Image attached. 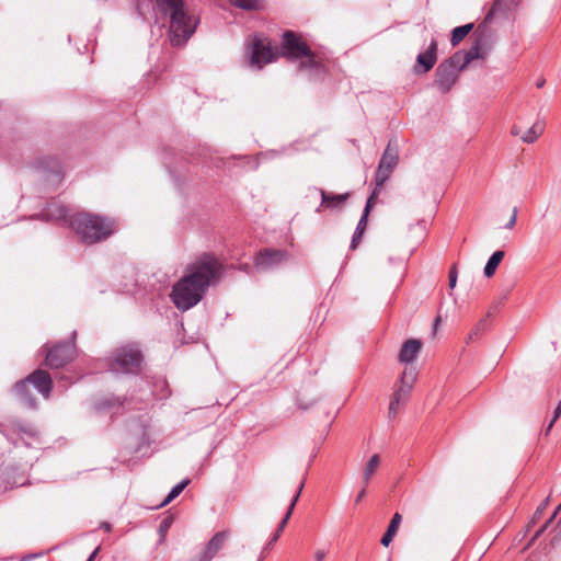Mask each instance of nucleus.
I'll return each instance as SVG.
<instances>
[{"label":"nucleus","instance_id":"a211bd4d","mask_svg":"<svg viewBox=\"0 0 561 561\" xmlns=\"http://www.w3.org/2000/svg\"><path fill=\"white\" fill-rule=\"evenodd\" d=\"M304 488V483H300L299 488H298V491L297 493L294 495L289 506H288V510L284 516V518L280 520L275 534L273 535V537L271 538V540L268 541L267 546L265 547L264 550H267L270 549L279 538L282 531L284 530V528L286 527L287 523H288V519L290 518L291 514H293V511L295 508V505L300 496V493H301V490Z\"/></svg>","mask_w":561,"mask_h":561},{"label":"nucleus","instance_id":"aec40b11","mask_svg":"<svg viewBox=\"0 0 561 561\" xmlns=\"http://www.w3.org/2000/svg\"><path fill=\"white\" fill-rule=\"evenodd\" d=\"M371 198H373V196L367 201V204L365 206L364 213H363L360 219L357 222L356 229L354 231V234H353V238H352V241H351V249L352 250H355L357 248V244H358L359 240L362 239L363 233H364V231L366 229L367 217H368V214L370 211V201H371Z\"/></svg>","mask_w":561,"mask_h":561},{"label":"nucleus","instance_id":"a878e982","mask_svg":"<svg viewBox=\"0 0 561 561\" xmlns=\"http://www.w3.org/2000/svg\"><path fill=\"white\" fill-rule=\"evenodd\" d=\"M504 257L503 251H495L493 254L489 257L485 266H484V275L486 277H492L499 266V264L502 262Z\"/></svg>","mask_w":561,"mask_h":561},{"label":"nucleus","instance_id":"9b49d317","mask_svg":"<svg viewBox=\"0 0 561 561\" xmlns=\"http://www.w3.org/2000/svg\"><path fill=\"white\" fill-rule=\"evenodd\" d=\"M34 168L53 185L59 184L62 180L60 162L55 158H39L34 162Z\"/></svg>","mask_w":561,"mask_h":561},{"label":"nucleus","instance_id":"0eeeda50","mask_svg":"<svg viewBox=\"0 0 561 561\" xmlns=\"http://www.w3.org/2000/svg\"><path fill=\"white\" fill-rule=\"evenodd\" d=\"M249 66L260 70L264 65L274 61L277 53L271 46L266 37L255 35L247 48Z\"/></svg>","mask_w":561,"mask_h":561},{"label":"nucleus","instance_id":"f704fd0d","mask_svg":"<svg viewBox=\"0 0 561 561\" xmlns=\"http://www.w3.org/2000/svg\"><path fill=\"white\" fill-rule=\"evenodd\" d=\"M457 278H458V272L457 266L454 264L448 273V279H449V288L454 289L457 285Z\"/></svg>","mask_w":561,"mask_h":561},{"label":"nucleus","instance_id":"39448f33","mask_svg":"<svg viewBox=\"0 0 561 561\" xmlns=\"http://www.w3.org/2000/svg\"><path fill=\"white\" fill-rule=\"evenodd\" d=\"M141 362L139 348L136 345H126L116 350L108 358V368L115 374H136Z\"/></svg>","mask_w":561,"mask_h":561},{"label":"nucleus","instance_id":"5701e85b","mask_svg":"<svg viewBox=\"0 0 561 561\" xmlns=\"http://www.w3.org/2000/svg\"><path fill=\"white\" fill-rule=\"evenodd\" d=\"M516 5L517 4H511V0H494L490 11L484 18L482 25H486L488 23H490L495 14L505 13Z\"/></svg>","mask_w":561,"mask_h":561},{"label":"nucleus","instance_id":"2eb2a0df","mask_svg":"<svg viewBox=\"0 0 561 561\" xmlns=\"http://www.w3.org/2000/svg\"><path fill=\"white\" fill-rule=\"evenodd\" d=\"M437 60V43L433 38L425 51L420 53L416 57L417 64L422 67V72H428Z\"/></svg>","mask_w":561,"mask_h":561},{"label":"nucleus","instance_id":"20e7f679","mask_svg":"<svg viewBox=\"0 0 561 561\" xmlns=\"http://www.w3.org/2000/svg\"><path fill=\"white\" fill-rule=\"evenodd\" d=\"M282 49L283 55L287 58L300 59L299 69L301 71L314 77L324 73L323 64L294 32L284 33Z\"/></svg>","mask_w":561,"mask_h":561},{"label":"nucleus","instance_id":"c756f323","mask_svg":"<svg viewBox=\"0 0 561 561\" xmlns=\"http://www.w3.org/2000/svg\"><path fill=\"white\" fill-rule=\"evenodd\" d=\"M18 432L22 435V438L26 446H30L31 444L25 440V437L35 438L38 434L37 428L32 424H19Z\"/></svg>","mask_w":561,"mask_h":561},{"label":"nucleus","instance_id":"b1692460","mask_svg":"<svg viewBox=\"0 0 561 561\" xmlns=\"http://www.w3.org/2000/svg\"><path fill=\"white\" fill-rule=\"evenodd\" d=\"M380 467V456L375 454L373 455L368 461L366 462L364 469H363V484L367 486L374 477V474L377 472V470Z\"/></svg>","mask_w":561,"mask_h":561},{"label":"nucleus","instance_id":"c85d7f7f","mask_svg":"<svg viewBox=\"0 0 561 561\" xmlns=\"http://www.w3.org/2000/svg\"><path fill=\"white\" fill-rule=\"evenodd\" d=\"M188 483H190V480L184 479L181 482H179L176 485H174L171 489V491L169 492V494L167 495V497L163 500V502L159 505V507L165 506L167 504L172 502L175 497H178L181 494V492L188 485Z\"/></svg>","mask_w":561,"mask_h":561},{"label":"nucleus","instance_id":"4468645a","mask_svg":"<svg viewBox=\"0 0 561 561\" xmlns=\"http://www.w3.org/2000/svg\"><path fill=\"white\" fill-rule=\"evenodd\" d=\"M422 348V342L417 339L405 341L399 352V360L403 364L413 363Z\"/></svg>","mask_w":561,"mask_h":561},{"label":"nucleus","instance_id":"423d86ee","mask_svg":"<svg viewBox=\"0 0 561 561\" xmlns=\"http://www.w3.org/2000/svg\"><path fill=\"white\" fill-rule=\"evenodd\" d=\"M458 59V55H453L449 58L443 60L435 70L433 84L443 94L448 93L459 78L462 69H460Z\"/></svg>","mask_w":561,"mask_h":561},{"label":"nucleus","instance_id":"ddd939ff","mask_svg":"<svg viewBox=\"0 0 561 561\" xmlns=\"http://www.w3.org/2000/svg\"><path fill=\"white\" fill-rule=\"evenodd\" d=\"M26 381L32 383L45 399L49 398L53 381L47 371L37 369L26 377Z\"/></svg>","mask_w":561,"mask_h":561},{"label":"nucleus","instance_id":"37998d69","mask_svg":"<svg viewBox=\"0 0 561 561\" xmlns=\"http://www.w3.org/2000/svg\"><path fill=\"white\" fill-rule=\"evenodd\" d=\"M548 500H549V499H547V500H546V501H545V502H543V503H542V504L537 508V511H536V515H540V514L543 512V510H545V507H546V505H547V503H548Z\"/></svg>","mask_w":561,"mask_h":561},{"label":"nucleus","instance_id":"bb28decb","mask_svg":"<svg viewBox=\"0 0 561 561\" xmlns=\"http://www.w3.org/2000/svg\"><path fill=\"white\" fill-rule=\"evenodd\" d=\"M348 197V194H329L325 191L321 190V206L327 207H335L343 202H345Z\"/></svg>","mask_w":561,"mask_h":561},{"label":"nucleus","instance_id":"f3484780","mask_svg":"<svg viewBox=\"0 0 561 561\" xmlns=\"http://www.w3.org/2000/svg\"><path fill=\"white\" fill-rule=\"evenodd\" d=\"M38 218L46 221H66L67 208L56 202L49 203L47 207L37 215Z\"/></svg>","mask_w":561,"mask_h":561},{"label":"nucleus","instance_id":"f257e3e1","mask_svg":"<svg viewBox=\"0 0 561 561\" xmlns=\"http://www.w3.org/2000/svg\"><path fill=\"white\" fill-rule=\"evenodd\" d=\"M187 271L188 273L174 284L171 293L173 304L183 311L196 306L203 299L207 288L221 278L224 266L215 256L203 254L188 266Z\"/></svg>","mask_w":561,"mask_h":561},{"label":"nucleus","instance_id":"8fccbe9b","mask_svg":"<svg viewBox=\"0 0 561 561\" xmlns=\"http://www.w3.org/2000/svg\"><path fill=\"white\" fill-rule=\"evenodd\" d=\"M107 405H110V401L100 404L99 409H105Z\"/></svg>","mask_w":561,"mask_h":561},{"label":"nucleus","instance_id":"f03ea898","mask_svg":"<svg viewBox=\"0 0 561 561\" xmlns=\"http://www.w3.org/2000/svg\"><path fill=\"white\" fill-rule=\"evenodd\" d=\"M159 12L170 16L171 43L181 46L194 34L197 20L191 15L184 0H152Z\"/></svg>","mask_w":561,"mask_h":561},{"label":"nucleus","instance_id":"e433bc0d","mask_svg":"<svg viewBox=\"0 0 561 561\" xmlns=\"http://www.w3.org/2000/svg\"><path fill=\"white\" fill-rule=\"evenodd\" d=\"M327 550L324 549H318L316 550L314 552V561H324L325 557H327Z\"/></svg>","mask_w":561,"mask_h":561},{"label":"nucleus","instance_id":"9d476101","mask_svg":"<svg viewBox=\"0 0 561 561\" xmlns=\"http://www.w3.org/2000/svg\"><path fill=\"white\" fill-rule=\"evenodd\" d=\"M75 356L73 343H59L47 350L46 364L51 368H59L69 363Z\"/></svg>","mask_w":561,"mask_h":561},{"label":"nucleus","instance_id":"4c0bfd02","mask_svg":"<svg viewBox=\"0 0 561 561\" xmlns=\"http://www.w3.org/2000/svg\"><path fill=\"white\" fill-rule=\"evenodd\" d=\"M365 494H366V486H365V484H363V489H362V490H360V492L357 494V496H356V499H355V502H356V503H359V502L364 499Z\"/></svg>","mask_w":561,"mask_h":561},{"label":"nucleus","instance_id":"72a5a7b5","mask_svg":"<svg viewBox=\"0 0 561 561\" xmlns=\"http://www.w3.org/2000/svg\"><path fill=\"white\" fill-rule=\"evenodd\" d=\"M485 325H486V320L485 319L480 320L476 324V327L472 329V331L468 334L467 342L478 339L480 332L484 330Z\"/></svg>","mask_w":561,"mask_h":561},{"label":"nucleus","instance_id":"ea45409f","mask_svg":"<svg viewBox=\"0 0 561 561\" xmlns=\"http://www.w3.org/2000/svg\"><path fill=\"white\" fill-rule=\"evenodd\" d=\"M548 528V523H545L535 534L534 540L537 539L546 529Z\"/></svg>","mask_w":561,"mask_h":561},{"label":"nucleus","instance_id":"f8f14e48","mask_svg":"<svg viewBox=\"0 0 561 561\" xmlns=\"http://www.w3.org/2000/svg\"><path fill=\"white\" fill-rule=\"evenodd\" d=\"M417 377V371L414 367H407L396 386L392 397L403 403H405L411 394L414 382Z\"/></svg>","mask_w":561,"mask_h":561},{"label":"nucleus","instance_id":"864d4df0","mask_svg":"<svg viewBox=\"0 0 561 561\" xmlns=\"http://www.w3.org/2000/svg\"><path fill=\"white\" fill-rule=\"evenodd\" d=\"M519 0H511V4H518Z\"/></svg>","mask_w":561,"mask_h":561},{"label":"nucleus","instance_id":"603ef678","mask_svg":"<svg viewBox=\"0 0 561 561\" xmlns=\"http://www.w3.org/2000/svg\"><path fill=\"white\" fill-rule=\"evenodd\" d=\"M242 271L244 272H248V268H249V265L248 264H244L240 267Z\"/></svg>","mask_w":561,"mask_h":561},{"label":"nucleus","instance_id":"58836bf2","mask_svg":"<svg viewBox=\"0 0 561 561\" xmlns=\"http://www.w3.org/2000/svg\"><path fill=\"white\" fill-rule=\"evenodd\" d=\"M511 134L513 136H522V128L517 125H514L511 129Z\"/></svg>","mask_w":561,"mask_h":561},{"label":"nucleus","instance_id":"412c9836","mask_svg":"<svg viewBox=\"0 0 561 561\" xmlns=\"http://www.w3.org/2000/svg\"><path fill=\"white\" fill-rule=\"evenodd\" d=\"M545 126L543 121L537 119L533 126L520 136V140L525 144H534L545 131Z\"/></svg>","mask_w":561,"mask_h":561},{"label":"nucleus","instance_id":"473e14b6","mask_svg":"<svg viewBox=\"0 0 561 561\" xmlns=\"http://www.w3.org/2000/svg\"><path fill=\"white\" fill-rule=\"evenodd\" d=\"M403 402L394 399L393 397H391V400H390V403H389V408H388V417L390 420L392 419H396L398 413H399V410H400V405L402 404Z\"/></svg>","mask_w":561,"mask_h":561},{"label":"nucleus","instance_id":"de8ad7c7","mask_svg":"<svg viewBox=\"0 0 561 561\" xmlns=\"http://www.w3.org/2000/svg\"><path fill=\"white\" fill-rule=\"evenodd\" d=\"M103 529H105L106 531H110L111 530V525L108 523H103L102 526H101Z\"/></svg>","mask_w":561,"mask_h":561},{"label":"nucleus","instance_id":"79ce46f5","mask_svg":"<svg viewBox=\"0 0 561 561\" xmlns=\"http://www.w3.org/2000/svg\"><path fill=\"white\" fill-rule=\"evenodd\" d=\"M557 420H554V417H552V420L550 421V423L547 425L546 430H545V435H548L551 431V428L553 427V424L556 423Z\"/></svg>","mask_w":561,"mask_h":561},{"label":"nucleus","instance_id":"49530a36","mask_svg":"<svg viewBox=\"0 0 561 561\" xmlns=\"http://www.w3.org/2000/svg\"><path fill=\"white\" fill-rule=\"evenodd\" d=\"M546 83V80L543 78H540L537 82H536V87L537 88H542Z\"/></svg>","mask_w":561,"mask_h":561},{"label":"nucleus","instance_id":"2f4dec72","mask_svg":"<svg viewBox=\"0 0 561 561\" xmlns=\"http://www.w3.org/2000/svg\"><path fill=\"white\" fill-rule=\"evenodd\" d=\"M172 524H173V517H171V516L164 517L160 522L159 528H158V531L160 534V542H162L164 540L165 535L169 531V529L172 526Z\"/></svg>","mask_w":561,"mask_h":561},{"label":"nucleus","instance_id":"7ed1b4c3","mask_svg":"<svg viewBox=\"0 0 561 561\" xmlns=\"http://www.w3.org/2000/svg\"><path fill=\"white\" fill-rule=\"evenodd\" d=\"M69 225L88 244L103 241L114 232L112 219L89 213H80L70 217Z\"/></svg>","mask_w":561,"mask_h":561},{"label":"nucleus","instance_id":"393cba45","mask_svg":"<svg viewBox=\"0 0 561 561\" xmlns=\"http://www.w3.org/2000/svg\"><path fill=\"white\" fill-rule=\"evenodd\" d=\"M401 515L399 513H396L391 520H390V524L388 525V528L386 530V533L383 534L382 538H381V545L385 546V547H388L389 543L392 541L393 537L396 536L397 531H398V528L400 526V523H401Z\"/></svg>","mask_w":561,"mask_h":561},{"label":"nucleus","instance_id":"1a4fd4ad","mask_svg":"<svg viewBox=\"0 0 561 561\" xmlns=\"http://www.w3.org/2000/svg\"><path fill=\"white\" fill-rule=\"evenodd\" d=\"M399 161L398 150L392 148L390 145L385 149L381 159L379 161L375 181L377 186H381L389 179L393 169L397 167Z\"/></svg>","mask_w":561,"mask_h":561},{"label":"nucleus","instance_id":"4be33fe9","mask_svg":"<svg viewBox=\"0 0 561 561\" xmlns=\"http://www.w3.org/2000/svg\"><path fill=\"white\" fill-rule=\"evenodd\" d=\"M28 383L30 382L26 381V379L18 381L14 386V391L22 402H24L30 408H35L36 400L30 393Z\"/></svg>","mask_w":561,"mask_h":561},{"label":"nucleus","instance_id":"6e6552de","mask_svg":"<svg viewBox=\"0 0 561 561\" xmlns=\"http://www.w3.org/2000/svg\"><path fill=\"white\" fill-rule=\"evenodd\" d=\"M288 254L282 250L265 249L260 251L254 260V267L260 272L274 270L285 263Z\"/></svg>","mask_w":561,"mask_h":561},{"label":"nucleus","instance_id":"c9c22d12","mask_svg":"<svg viewBox=\"0 0 561 561\" xmlns=\"http://www.w3.org/2000/svg\"><path fill=\"white\" fill-rule=\"evenodd\" d=\"M516 220H517V208L515 207L513 209L511 218L508 219L507 224L505 225V228L506 229L514 228V226L516 225Z\"/></svg>","mask_w":561,"mask_h":561},{"label":"nucleus","instance_id":"dca6fc26","mask_svg":"<svg viewBox=\"0 0 561 561\" xmlns=\"http://www.w3.org/2000/svg\"><path fill=\"white\" fill-rule=\"evenodd\" d=\"M228 534L226 531H219L213 536V538L206 545L199 561H210L217 552L222 548Z\"/></svg>","mask_w":561,"mask_h":561},{"label":"nucleus","instance_id":"cd10ccee","mask_svg":"<svg viewBox=\"0 0 561 561\" xmlns=\"http://www.w3.org/2000/svg\"><path fill=\"white\" fill-rule=\"evenodd\" d=\"M472 27H473L472 23H468V24L455 27L451 32V38H450L451 45L453 46L458 45L467 36V34L472 30Z\"/></svg>","mask_w":561,"mask_h":561},{"label":"nucleus","instance_id":"6ab92c4d","mask_svg":"<svg viewBox=\"0 0 561 561\" xmlns=\"http://www.w3.org/2000/svg\"><path fill=\"white\" fill-rule=\"evenodd\" d=\"M454 55H458V64L460 69H465L472 60L478 58H484L485 53H481L480 43L477 42L466 51H457Z\"/></svg>","mask_w":561,"mask_h":561},{"label":"nucleus","instance_id":"a18cd8bd","mask_svg":"<svg viewBox=\"0 0 561 561\" xmlns=\"http://www.w3.org/2000/svg\"><path fill=\"white\" fill-rule=\"evenodd\" d=\"M98 552H99V548H96V549H95V550L90 554V557L88 558V560H87V561H93V560H94V558L96 557Z\"/></svg>","mask_w":561,"mask_h":561},{"label":"nucleus","instance_id":"c03bdc74","mask_svg":"<svg viewBox=\"0 0 561 561\" xmlns=\"http://www.w3.org/2000/svg\"><path fill=\"white\" fill-rule=\"evenodd\" d=\"M561 510V504L557 507L552 516L546 522L548 523V526L552 523L553 518L557 516L558 512Z\"/></svg>","mask_w":561,"mask_h":561},{"label":"nucleus","instance_id":"3c124183","mask_svg":"<svg viewBox=\"0 0 561 561\" xmlns=\"http://www.w3.org/2000/svg\"><path fill=\"white\" fill-rule=\"evenodd\" d=\"M35 556H26L22 559V561H30L34 558Z\"/></svg>","mask_w":561,"mask_h":561},{"label":"nucleus","instance_id":"7c9ffc66","mask_svg":"<svg viewBox=\"0 0 561 561\" xmlns=\"http://www.w3.org/2000/svg\"><path fill=\"white\" fill-rule=\"evenodd\" d=\"M229 2L244 10H256L260 5V0H229Z\"/></svg>","mask_w":561,"mask_h":561},{"label":"nucleus","instance_id":"09e8293b","mask_svg":"<svg viewBox=\"0 0 561 561\" xmlns=\"http://www.w3.org/2000/svg\"><path fill=\"white\" fill-rule=\"evenodd\" d=\"M439 322H440V317H437V318L435 319V322H434V329H436V328H437V325L439 324Z\"/></svg>","mask_w":561,"mask_h":561},{"label":"nucleus","instance_id":"a19ab883","mask_svg":"<svg viewBox=\"0 0 561 561\" xmlns=\"http://www.w3.org/2000/svg\"><path fill=\"white\" fill-rule=\"evenodd\" d=\"M561 415V400L559 401L554 412H553V417L554 420H558Z\"/></svg>","mask_w":561,"mask_h":561}]
</instances>
